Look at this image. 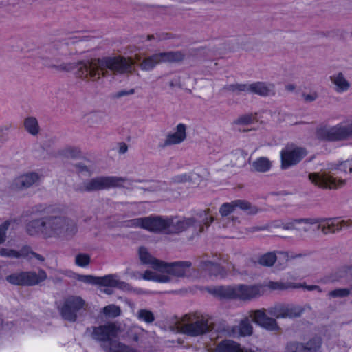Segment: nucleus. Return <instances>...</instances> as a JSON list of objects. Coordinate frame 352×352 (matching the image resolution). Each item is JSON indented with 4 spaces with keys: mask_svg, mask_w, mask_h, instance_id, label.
I'll return each instance as SVG.
<instances>
[{
    "mask_svg": "<svg viewBox=\"0 0 352 352\" xmlns=\"http://www.w3.org/2000/svg\"><path fill=\"white\" fill-rule=\"evenodd\" d=\"M317 225L324 234L335 233L344 228L352 226V219L341 220L340 219L303 218L298 219L297 230L299 232H308L312 225Z\"/></svg>",
    "mask_w": 352,
    "mask_h": 352,
    "instance_id": "0eeeda50",
    "label": "nucleus"
},
{
    "mask_svg": "<svg viewBox=\"0 0 352 352\" xmlns=\"http://www.w3.org/2000/svg\"><path fill=\"white\" fill-rule=\"evenodd\" d=\"M98 285L104 287H116L122 290H127L129 289V285L120 280L117 274H108L102 277H98Z\"/></svg>",
    "mask_w": 352,
    "mask_h": 352,
    "instance_id": "b1692460",
    "label": "nucleus"
},
{
    "mask_svg": "<svg viewBox=\"0 0 352 352\" xmlns=\"http://www.w3.org/2000/svg\"><path fill=\"white\" fill-rule=\"evenodd\" d=\"M138 318L140 320L147 323L152 322L155 320L153 314L147 309H140L138 312Z\"/></svg>",
    "mask_w": 352,
    "mask_h": 352,
    "instance_id": "c9c22d12",
    "label": "nucleus"
},
{
    "mask_svg": "<svg viewBox=\"0 0 352 352\" xmlns=\"http://www.w3.org/2000/svg\"><path fill=\"white\" fill-rule=\"evenodd\" d=\"M140 60V58L137 57V60Z\"/></svg>",
    "mask_w": 352,
    "mask_h": 352,
    "instance_id": "13d9d810",
    "label": "nucleus"
},
{
    "mask_svg": "<svg viewBox=\"0 0 352 352\" xmlns=\"http://www.w3.org/2000/svg\"><path fill=\"white\" fill-rule=\"evenodd\" d=\"M226 262V259L225 258H214L213 261L203 259L200 261L199 268L201 270L208 272L211 276H220L221 278L226 276V270H232L234 275L243 274L232 263L228 264L226 267L223 266Z\"/></svg>",
    "mask_w": 352,
    "mask_h": 352,
    "instance_id": "ddd939ff",
    "label": "nucleus"
},
{
    "mask_svg": "<svg viewBox=\"0 0 352 352\" xmlns=\"http://www.w3.org/2000/svg\"><path fill=\"white\" fill-rule=\"evenodd\" d=\"M197 217H162L153 216L140 217L129 220L125 223L129 228H142L149 232L166 234H178L191 227H199V232L204 231V225L208 226L214 221L210 214V210H201Z\"/></svg>",
    "mask_w": 352,
    "mask_h": 352,
    "instance_id": "f03ea898",
    "label": "nucleus"
},
{
    "mask_svg": "<svg viewBox=\"0 0 352 352\" xmlns=\"http://www.w3.org/2000/svg\"><path fill=\"white\" fill-rule=\"evenodd\" d=\"M186 138V126L180 123L177 125L175 130L173 133H170L166 135L164 142L160 145L161 147L179 144L182 143Z\"/></svg>",
    "mask_w": 352,
    "mask_h": 352,
    "instance_id": "4be33fe9",
    "label": "nucleus"
},
{
    "mask_svg": "<svg viewBox=\"0 0 352 352\" xmlns=\"http://www.w3.org/2000/svg\"><path fill=\"white\" fill-rule=\"evenodd\" d=\"M232 225H233V226H234V225H235V220L232 219Z\"/></svg>",
    "mask_w": 352,
    "mask_h": 352,
    "instance_id": "5fc2aeb1",
    "label": "nucleus"
},
{
    "mask_svg": "<svg viewBox=\"0 0 352 352\" xmlns=\"http://www.w3.org/2000/svg\"><path fill=\"white\" fill-rule=\"evenodd\" d=\"M90 256L87 254L80 253L76 256L75 263L81 267H86L90 263Z\"/></svg>",
    "mask_w": 352,
    "mask_h": 352,
    "instance_id": "e433bc0d",
    "label": "nucleus"
},
{
    "mask_svg": "<svg viewBox=\"0 0 352 352\" xmlns=\"http://www.w3.org/2000/svg\"><path fill=\"white\" fill-rule=\"evenodd\" d=\"M105 292L107 293V294H110L109 289H105Z\"/></svg>",
    "mask_w": 352,
    "mask_h": 352,
    "instance_id": "6e6d98bb",
    "label": "nucleus"
},
{
    "mask_svg": "<svg viewBox=\"0 0 352 352\" xmlns=\"http://www.w3.org/2000/svg\"><path fill=\"white\" fill-rule=\"evenodd\" d=\"M90 330L92 338L99 342L100 346L106 352H138L117 340L121 329L116 322H107L98 327H92Z\"/></svg>",
    "mask_w": 352,
    "mask_h": 352,
    "instance_id": "20e7f679",
    "label": "nucleus"
},
{
    "mask_svg": "<svg viewBox=\"0 0 352 352\" xmlns=\"http://www.w3.org/2000/svg\"><path fill=\"white\" fill-rule=\"evenodd\" d=\"M153 36H148V39H151V38H153Z\"/></svg>",
    "mask_w": 352,
    "mask_h": 352,
    "instance_id": "4d7b16f0",
    "label": "nucleus"
},
{
    "mask_svg": "<svg viewBox=\"0 0 352 352\" xmlns=\"http://www.w3.org/2000/svg\"><path fill=\"white\" fill-rule=\"evenodd\" d=\"M65 155L67 157L78 158L81 155V151L79 148L69 147L65 151Z\"/></svg>",
    "mask_w": 352,
    "mask_h": 352,
    "instance_id": "79ce46f5",
    "label": "nucleus"
},
{
    "mask_svg": "<svg viewBox=\"0 0 352 352\" xmlns=\"http://www.w3.org/2000/svg\"><path fill=\"white\" fill-rule=\"evenodd\" d=\"M23 285H34L46 279L47 275L44 270H39L38 273L34 272H23Z\"/></svg>",
    "mask_w": 352,
    "mask_h": 352,
    "instance_id": "c85d7f7f",
    "label": "nucleus"
},
{
    "mask_svg": "<svg viewBox=\"0 0 352 352\" xmlns=\"http://www.w3.org/2000/svg\"><path fill=\"white\" fill-rule=\"evenodd\" d=\"M6 280L12 285H24L23 272L19 273H14L10 275H8L6 277Z\"/></svg>",
    "mask_w": 352,
    "mask_h": 352,
    "instance_id": "4c0bfd02",
    "label": "nucleus"
},
{
    "mask_svg": "<svg viewBox=\"0 0 352 352\" xmlns=\"http://www.w3.org/2000/svg\"><path fill=\"white\" fill-rule=\"evenodd\" d=\"M236 208L245 211L248 214H256L258 212L256 207L252 206L244 200H235L230 203H224L219 208V213L223 217H226L234 212Z\"/></svg>",
    "mask_w": 352,
    "mask_h": 352,
    "instance_id": "aec40b11",
    "label": "nucleus"
},
{
    "mask_svg": "<svg viewBox=\"0 0 352 352\" xmlns=\"http://www.w3.org/2000/svg\"><path fill=\"white\" fill-rule=\"evenodd\" d=\"M278 256L274 252H268L262 255L259 259L258 263L263 266L270 267L274 265L278 258H283L285 261H288L289 255L287 252H279Z\"/></svg>",
    "mask_w": 352,
    "mask_h": 352,
    "instance_id": "c756f323",
    "label": "nucleus"
},
{
    "mask_svg": "<svg viewBox=\"0 0 352 352\" xmlns=\"http://www.w3.org/2000/svg\"><path fill=\"white\" fill-rule=\"evenodd\" d=\"M98 277H96L91 275H79L78 280L87 283H91L94 285H98Z\"/></svg>",
    "mask_w": 352,
    "mask_h": 352,
    "instance_id": "37998d69",
    "label": "nucleus"
},
{
    "mask_svg": "<svg viewBox=\"0 0 352 352\" xmlns=\"http://www.w3.org/2000/svg\"><path fill=\"white\" fill-rule=\"evenodd\" d=\"M253 327L248 317L242 319L238 326L232 327L231 335L234 337H245L252 334Z\"/></svg>",
    "mask_w": 352,
    "mask_h": 352,
    "instance_id": "bb28decb",
    "label": "nucleus"
},
{
    "mask_svg": "<svg viewBox=\"0 0 352 352\" xmlns=\"http://www.w3.org/2000/svg\"><path fill=\"white\" fill-rule=\"evenodd\" d=\"M339 279H340V278H337V277L331 278L330 279V281H331V282L338 281V280H339Z\"/></svg>",
    "mask_w": 352,
    "mask_h": 352,
    "instance_id": "864d4df0",
    "label": "nucleus"
},
{
    "mask_svg": "<svg viewBox=\"0 0 352 352\" xmlns=\"http://www.w3.org/2000/svg\"><path fill=\"white\" fill-rule=\"evenodd\" d=\"M135 93L134 89H130L128 90H120L116 94V98H121L125 96L132 95Z\"/></svg>",
    "mask_w": 352,
    "mask_h": 352,
    "instance_id": "49530a36",
    "label": "nucleus"
},
{
    "mask_svg": "<svg viewBox=\"0 0 352 352\" xmlns=\"http://www.w3.org/2000/svg\"><path fill=\"white\" fill-rule=\"evenodd\" d=\"M28 246L23 247L19 252L8 248H2L0 250V255L5 257L19 258L22 256H28Z\"/></svg>",
    "mask_w": 352,
    "mask_h": 352,
    "instance_id": "2f4dec72",
    "label": "nucleus"
},
{
    "mask_svg": "<svg viewBox=\"0 0 352 352\" xmlns=\"http://www.w3.org/2000/svg\"><path fill=\"white\" fill-rule=\"evenodd\" d=\"M28 256H23V258H29V259H31L32 258H36V259L41 261H44V258L40 255V254H38L30 250V248L28 247Z\"/></svg>",
    "mask_w": 352,
    "mask_h": 352,
    "instance_id": "de8ad7c7",
    "label": "nucleus"
},
{
    "mask_svg": "<svg viewBox=\"0 0 352 352\" xmlns=\"http://www.w3.org/2000/svg\"><path fill=\"white\" fill-rule=\"evenodd\" d=\"M191 179V175L189 173H183L173 177V182L176 184L185 183Z\"/></svg>",
    "mask_w": 352,
    "mask_h": 352,
    "instance_id": "c03bdc74",
    "label": "nucleus"
},
{
    "mask_svg": "<svg viewBox=\"0 0 352 352\" xmlns=\"http://www.w3.org/2000/svg\"><path fill=\"white\" fill-rule=\"evenodd\" d=\"M316 135L319 140L328 141H340L352 138V120L346 124L340 123L333 126H319Z\"/></svg>",
    "mask_w": 352,
    "mask_h": 352,
    "instance_id": "9d476101",
    "label": "nucleus"
},
{
    "mask_svg": "<svg viewBox=\"0 0 352 352\" xmlns=\"http://www.w3.org/2000/svg\"><path fill=\"white\" fill-rule=\"evenodd\" d=\"M263 286L265 289V294L266 293L267 289L272 291H283L290 288H299L302 287L300 284H296L291 282H283V281H267L261 284Z\"/></svg>",
    "mask_w": 352,
    "mask_h": 352,
    "instance_id": "cd10ccee",
    "label": "nucleus"
},
{
    "mask_svg": "<svg viewBox=\"0 0 352 352\" xmlns=\"http://www.w3.org/2000/svg\"><path fill=\"white\" fill-rule=\"evenodd\" d=\"M102 313L106 317L108 318H116L120 315L121 309L120 307L111 304L105 306L102 309Z\"/></svg>",
    "mask_w": 352,
    "mask_h": 352,
    "instance_id": "72a5a7b5",
    "label": "nucleus"
},
{
    "mask_svg": "<svg viewBox=\"0 0 352 352\" xmlns=\"http://www.w3.org/2000/svg\"><path fill=\"white\" fill-rule=\"evenodd\" d=\"M249 316L255 323L268 331H276L279 329L276 320L268 317L265 309L251 311Z\"/></svg>",
    "mask_w": 352,
    "mask_h": 352,
    "instance_id": "412c9836",
    "label": "nucleus"
},
{
    "mask_svg": "<svg viewBox=\"0 0 352 352\" xmlns=\"http://www.w3.org/2000/svg\"><path fill=\"white\" fill-rule=\"evenodd\" d=\"M183 58L184 55L180 52H167L155 54L144 58L140 64V68L144 71H149L160 63L178 62Z\"/></svg>",
    "mask_w": 352,
    "mask_h": 352,
    "instance_id": "2eb2a0df",
    "label": "nucleus"
},
{
    "mask_svg": "<svg viewBox=\"0 0 352 352\" xmlns=\"http://www.w3.org/2000/svg\"><path fill=\"white\" fill-rule=\"evenodd\" d=\"M178 328L180 331L189 336L195 337L210 331L209 317L200 313L184 315Z\"/></svg>",
    "mask_w": 352,
    "mask_h": 352,
    "instance_id": "6e6552de",
    "label": "nucleus"
},
{
    "mask_svg": "<svg viewBox=\"0 0 352 352\" xmlns=\"http://www.w3.org/2000/svg\"><path fill=\"white\" fill-rule=\"evenodd\" d=\"M10 221H6L0 225V244L5 242L6 239V232L10 225Z\"/></svg>",
    "mask_w": 352,
    "mask_h": 352,
    "instance_id": "ea45409f",
    "label": "nucleus"
},
{
    "mask_svg": "<svg viewBox=\"0 0 352 352\" xmlns=\"http://www.w3.org/2000/svg\"><path fill=\"white\" fill-rule=\"evenodd\" d=\"M349 294L350 290L349 289L344 288L332 290L329 293V295L333 298H343L347 296Z\"/></svg>",
    "mask_w": 352,
    "mask_h": 352,
    "instance_id": "58836bf2",
    "label": "nucleus"
},
{
    "mask_svg": "<svg viewBox=\"0 0 352 352\" xmlns=\"http://www.w3.org/2000/svg\"><path fill=\"white\" fill-rule=\"evenodd\" d=\"M128 151V146L124 142H121L118 145V153L124 154Z\"/></svg>",
    "mask_w": 352,
    "mask_h": 352,
    "instance_id": "8fccbe9b",
    "label": "nucleus"
},
{
    "mask_svg": "<svg viewBox=\"0 0 352 352\" xmlns=\"http://www.w3.org/2000/svg\"><path fill=\"white\" fill-rule=\"evenodd\" d=\"M306 154V151L302 148H286L283 149L280 152L282 168L286 169L296 164Z\"/></svg>",
    "mask_w": 352,
    "mask_h": 352,
    "instance_id": "6ab92c4d",
    "label": "nucleus"
},
{
    "mask_svg": "<svg viewBox=\"0 0 352 352\" xmlns=\"http://www.w3.org/2000/svg\"><path fill=\"white\" fill-rule=\"evenodd\" d=\"M191 263L190 261H178L171 263H165L163 261L160 273L161 274H167L170 280V276L176 277H183L186 276L190 271Z\"/></svg>",
    "mask_w": 352,
    "mask_h": 352,
    "instance_id": "a211bd4d",
    "label": "nucleus"
},
{
    "mask_svg": "<svg viewBox=\"0 0 352 352\" xmlns=\"http://www.w3.org/2000/svg\"><path fill=\"white\" fill-rule=\"evenodd\" d=\"M76 168H77V170L81 174L89 175L91 173V171L89 170V168L87 166H86L83 164H77Z\"/></svg>",
    "mask_w": 352,
    "mask_h": 352,
    "instance_id": "a18cd8bd",
    "label": "nucleus"
},
{
    "mask_svg": "<svg viewBox=\"0 0 352 352\" xmlns=\"http://www.w3.org/2000/svg\"><path fill=\"white\" fill-rule=\"evenodd\" d=\"M329 173H312L309 174V181L315 186L326 189H338L346 184V180L339 178L337 175H346L352 173V158L338 164H333L329 168Z\"/></svg>",
    "mask_w": 352,
    "mask_h": 352,
    "instance_id": "423d86ee",
    "label": "nucleus"
},
{
    "mask_svg": "<svg viewBox=\"0 0 352 352\" xmlns=\"http://www.w3.org/2000/svg\"><path fill=\"white\" fill-rule=\"evenodd\" d=\"M43 217L30 221L26 231L31 236H41L45 239L69 237L74 235L77 224L69 218L61 216L63 207L52 205L38 210Z\"/></svg>",
    "mask_w": 352,
    "mask_h": 352,
    "instance_id": "7ed1b4c3",
    "label": "nucleus"
},
{
    "mask_svg": "<svg viewBox=\"0 0 352 352\" xmlns=\"http://www.w3.org/2000/svg\"><path fill=\"white\" fill-rule=\"evenodd\" d=\"M126 179L120 177L103 176L97 177L83 182L78 190L81 192H92L108 189L113 187L122 186Z\"/></svg>",
    "mask_w": 352,
    "mask_h": 352,
    "instance_id": "9b49d317",
    "label": "nucleus"
},
{
    "mask_svg": "<svg viewBox=\"0 0 352 352\" xmlns=\"http://www.w3.org/2000/svg\"><path fill=\"white\" fill-rule=\"evenodd\" d=\"M330 80L333 90L338 94L348 91L351 87L350 82L346 78L342 72L336 73L330 76Z\"/></svg>",
    "mask_w": 352,
    "mask_h": 352,
    "instance_id": "393cba45",
    "label": "nucleus"
},
{
    "mask_svg": "<svg viewBox=\"0 0 352 352\" xmlns=\"http://www.w3.org/2000/svg\"><path fill=\"white\" fill-rule=\"evenodd\" d=\"M39 179V175L36 173H28L20 175L14 179V185L16 188L24 189L32 186Z\"/></svg>",
    "mask_w": 352,
    "mask_h": 352,
    "instance_id": "a878e982",
    "label": "nucleus"
},
{
    "mask_svg": "<svg viewBox=\"0 0 352 352\" xmlns=\"http://www.w3.org/2000/svg\"><path fill=\"white\" fill-rule=\"evenodd\" d=\"M225 89L232 92H248L260 96L274 95L275 87L272 83L256 82L251 84H232L225 87Z\"/></svg>",
    "mask_w": 352,
    "mask_h": 352,
    "instance_id": "f8f14e48",
    "label": "nucleus"
},
{
    "mask_svg": "<svg viewBox=\"0 0 352 352\" xmlns=\"http://www.w3.org/2000/svg\"><path fill=\"white\" fill-rule=\"evenodd\" d=\"M298 223V219H291L287 221L283 222L280 226L283 229L286 230H297V226Z\"/></svg>",
    "mask_w": 352,
    "mask_h": 352,
    "instance_id": "a19ab883",
    "label": "nucleus"
},
{
    "mask_svg": "<svg viewBox=\"0 0 352 352\" xmlns=\"http://www.w3.org/2000/svg\"><path fill=\"white\" fill-rule=\"evenodd\" d=\"M252 167L256 171L264 173L270 169L271 163L267 158L261 157L252 163Z\"/></svg>",
    "mask_w": 352,
    "mask_h": 352,
    "instance_id": "473e14b6",
    "label": "nucleus"
},
{
    "mask_svg": "<svg viewBox=\"0 0 352 352\" xmlns=\"http://www.w3.org/2000/svg\"><path fill=\"white\" fill-rule=\"evenodd\" d=\"M256 120V115L245 114L239 117L234 121V124L240 125H248Z\"/></svg>",
    "mask_w": 352,
    "mask_h": 352,
    "instance_id": "f704fd0d",
    "label": "nucleus"
},
{
    "mask_svg": "<svg viewBox=\"0 0 352 352\" xmlns=\"http://www.w3.org/2000/svg\"><path fill=\"white\" fill-rule=\"evenodd\" d=\"M286 89H287V90H289V91H293V90H294L295 87H294V85H287V86H286Z\"/></svg>",
    "mask_w": 352,
    "mask_h": 352,
    "instance_id": "603ef678",
    "label": "nucleus"
},
{
    "mask_svg": "<svg viewBox=\"0 0 352 352\" xmlns=\"http://www.w3.org/2000/svg\"><path fill=\"white\" fill-rule=\"evenodd\" d=\"M206 290L219 298L234 299L241 301H250L265 294L263 285L259 284H237L208 287Z\"/></svg>",
    "mask_w": 352,
    "mask_h": 352,
    "instance_id": "39448f33",
    "label": "nucleus"
},
{
    "mask_svg": "<svg viewBox=\"0 0 352 352\" xmlns=\"http://www.w3.org/2000/svg\"><path fill=\"white\" fill-rule=\"evenodd\" d=\"M69 43L60 41L50 45L45 54L41 57L43 65L63 71H71L74 67H77V74L80 78H89L92 80L99 79L101 76L100 72H103L106 69L119 74L131 72L133 69L134 62L132 58H126L121 56L81 61L77 65L74 63H61L66 56L72 53L69 48Z\"/></svg>",
    "mask_w": 352,
    "mask_h": 352,
    "instance_id": "f257e3e1",
    "label": "nucleus"
},
{
    "mask_svg": "<svg viewBox=\"0 0 352 352\" xmlns=\"http://www.w3.org/2000/svg\"><path fill=\"white\" fill-rule=\"evenodd\" d=\"M267 312L276 318H293L300 316L303 309L299 305L292 304H278L269 307Z\"/></svg>",
    "mask_w": 352,
    "mask_h": 352,
    "instance_id": "f3484780",
    "label": "nucleus"
},
{
    "mask_svg": "<svg viewBox=\"0 0 352 352\" xmlns=\"http://www.w3.org/2000/svg\"><path fill=\"white\" fill-rule=\"evenodd\" d=\"M214 352H256V351L242 347L239 343L234 340H224L216 346Z\"/></svg>",
    "mask_w": 352,
    "mask_h": 352,
    "instance_id": "5701e85b",
    "label": "nucleus"
},
{
    "mask_svg": "<svg viewBox=\"0 0 352 352\" xmlns=\"http://www.w3.org/2000/svg\"><path fill=\"white\" fill-rule=\"evenodd\" d=\"M25 131L32 135H36L39 133L40 127L38 120L34 117H28L24 120Z\"/></svg>",
    "mask_w": 352,
    "mask_h": 352,
    "instance_id": "7c9ffc66",
    "label": "nucleus"
},
{
    "mask_svg": "<svg viewBox=\"0 0 352 352\" xmlns=\"http://www.w3.org/2000/svg\"><path fill=\"white\" fill-rule=\"evenodd\" d=\"M139 256L142 263L148 265L152 268V270H147L144 272L142 275L143 279L159 283L169 282L167 274H161L159 272L163 261L154 258L144 247L140 248Z\"/></svg>",
    "mask_w": 352,
    "mask_h": 352,
    "instance_id": "1a4fd4ad",
    "label": "nucleus"
},
{
    "mask_svg": "<svg viewBox=\"0 0 352 352\" xmlns=\"http://www.w3.org/2000/svg\"><path fill=\"white\" fill-rule=\"evenodd\" d=\"M322 340L314 337L306 342L291 341L287 343L284 352H320Z\"/></svg>",
    "mask_w": 352,
    "mask_h": 352,
    "instance_id": "dca6fc26",
    "label": "nucleus"
},
{
    "mask_svg": "<svg viewBox=\"0 0 352 352\" xmlns=\"http://www.w3.org/2000/svg\"><path fill=\"white\" fill-rule=\"evenodd\" d=\"M305 287L309 291H312V290L316 289V290H318V292H321V289L317 285H305Z\"/></svg>",
    "mask_w": 352,
    "mask_h": 352,
    "instance_id": "3c124183",
    "label": "nucleus"
},
{
    "mask_svg": "<svg viewBox=\"0 0 352 352\" xmlns=\"http://www.w3.org/2000/svg\"><path fill=\"white\" fill-rule=\"evenodd\" d=\"M303 96V98L305 101L307 102H312V101H314L317 97H318V95L316 93H311V94H304L302 95Z\"/></svg>",
    "mask_w": 352,
    "mask_h": 352,
    "instance_id": "09e8293b",
    "label": "nucleus"
},
{
    "mask_svg": "<svg viewBox=\"0 0 352 352\" xmlns=\"http://www.w3.org/2000/svg\"><path fill=\"white\" fill-rule=\"evenodd\" d=\"M85 300L78 296H69L67 297L60 307L62 317L70 322H74L78 314L85 310Z\"/></svg>",
    "mask_w": 352,
    "mask_h": 352,
    "instance_id": "4468645a",
    "label": "nucleus"
}]
</instances>
